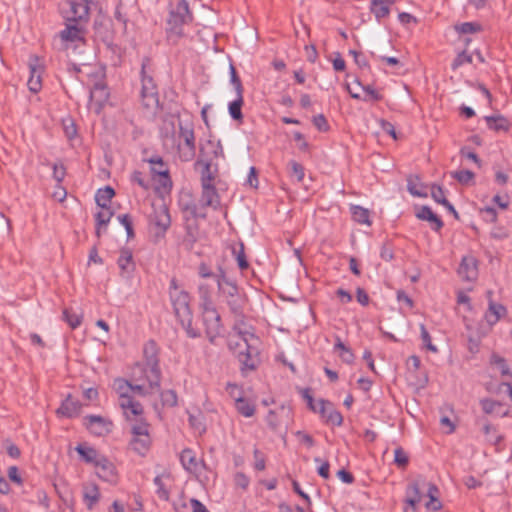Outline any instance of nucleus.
I'll return each mask as SVG.
<instances>
[{"mask_svg": "<svg viewBox=\"0 0 512 512\" xmlns=\"http://www.w3.org/2000/svg\"><path fill=\"white\" fill-rule=\"evenodd\" d=\"M332 403L325 399H320L316 404V412L319 413L322 418H326L329 412V409L332 408Z\"/></svg>", "mask_w": 512, "mask_h": 512, "instance_id": "57", "label": "nucleus"}, {"mask_svg": "<svg viewBox=\"0 0 512 512\" xmlns=\"http://www.w3.org/2000/svg\"><path fill=\"white\" fill-rule=\"evenodd\" d=\"M180 461L183 467L188 471L195 470L197 467L196 457L191 449H184L181 452Z\"/></svg>", "mask_w": 512, "mask_h": 512, "instance_id": "38", "label": "nucleus"}, {"mask_svg": "<svg viewBox=\"0 0 512 512\" xmlns=\"http://www.w3.org/2000/svg\"><path fill=\"white\" fill-rule=\"evenodd\" d=\"M179 137L184 141L183 146L178 144L180 158L183 161H191L196 154L195 134L193 128L179 123Z\"/></svg>", "mask_w": 512, "mask_h": 512, "instance_id": "11", "label": "nucleus"}, {"mask_svg": "<svg viewBox=\"0 0 512 512\" xmlns=\"http://www.w3.org/2000/svg\"><path fill=\"white\" fill-rule=\"evenodd\" d=\"M394 463L401 469H405L409 463V456L402 447H397L394 451Z\"/></svg>", "mask_w": 512, "mask_h": 512, "instance_id": "45", "label": "nucleus"}, {"mask_svg": "<svg viewBox=\"0 0 512 512\" xmlns=\"http://www.w3.org/2000/svg\"><path fill=\"white\" fill-rule=\"evenodd\" d=\"M131 423V434L130 440L131 449L141 456H145L151 445V438L149 435V424L144 419L143 415L138 416Z\"/></svg>", "mask_w": 512, "mask_h": 512, "instance_id": "5", "label": "nucleus"}, {"mask_svg": "<svg viewBox=\"0 0 512 512\" xmlns=\"http://www.w3.org/2000/svg\"><path fill=\"white\" fill-rule=\"evenodd\" d=\"M168 294L174 315L187 336L190 338L200 337V331L192 326L193 312L190 305V294L178 284L176 278L170 280Z\"/></svg>", "mask_w": 512, "mask_h": 512, "instance_id": "1", "label": "nucleus"}, {"mask_svg": "<svg viewBox=\"0 0 512 512\" xmlns=\"http://www.w3.org/2000/svg\"><path fill=\"white\" fill-rule=\"evenodd\" d=\"M148 62V59H144L141 67V102L145 109L153 111L159 106V95L153 76L147 73Z\"/></svg>", "mask_w": 512, "mask_h": 512, "instance_id": "6", "label": "nucleus"}, {"mask_svg": "<svg viewBox=\"0 0 512 512\" xmlns=\"http://www.w3.org/2000/svg\"><path fill=\"white\" fill-rule=\"evenodd\" d=\"M188 421H189L190 426L194 430L198 431L200 434L204 433L206 431V427L203 423V417L201 414H199V415L190 414Z\"/></svg>", "mask_w": 512, "mask_h": 512, "instance_id": "51", "label": "nucleus"}, {"mask_svg": "<svg viewBox=\"0 0 512 512\" xmlns=\"http://www.w3.org/2000/svg\"><path fill=\"white\" fill-rule=\"evenodd\" d=\"M482 218L488 223H493L497 220V212L493 207H485L480 210Z\"/></svg>", "mask_w": 512, "mask_h": 512, "instance_id": "61", "label": "nucleus"}, {"mask_svg": "<svg viewBox=\"0 0 512 512\" xmlns=\"http://www.w3.org/2000/svg\"><path fill=\"white\" fill-rule=\"evenodd\" d=\"M415 180L418 181L419 178L415 177V179H413L412 177H409L407 179V190L409 191V193L416 197H422V198L427 197L426 192H423L422 190L417 188V184L415 183Z\"/></svg>", "mask_w": 512, "mask_h": 512, "instance_id": "55", "label": "nucleus"}, {"mask_svg": "<svg viewBox=\"0 0 512 512\" xmlns=\"http://www.w3.org/2000/svg\"><path fill=\"white\" fill-rule=\"evenodd\" d=\"M152 165V172L161 177V185L164 189H171L172 181L169 177V170L160 156H154L149 159Z\"/></svg>", "mask_w": 512, "mask_h": 512, "instance_id": "20", "label": "nucleus"}, {"mask_svg": "<svg viewBox=\"0 0 512 512\" xmlns=\"http://www.w3.org/2000/svg\"><path fill=\"white\" fill-rule=\"evenodd\" d=\"M67 4L69 6V11L66 16L67 22H78L83 24L88 22L90 4L85 2L78 3L74 0H69Z\"/></svg>", "mask_w": 512, "mask_h": 512, "instance_id": "14", "label": "nucleus"}, {"mask_svg": "<svg viewBox=\"0 0 512 512\" xmlns=\"http://www.w3.org/2000/svg\"><path fill=\"white\" fill-rule=\"evenodd\" d=\"M145 359V377L149 383V388L159 390L161 381V369L159 366V348L154 340H149L143 347Z\"/></svg>", "mask_w": 512, "mask_h": 512, "instance_id": "4", "label": "nucleus"}, {"mask_svg": "<svg viewBox=\"0 0 512 512\" xmlns=\"http://www.w3.org/2000/svg\"><path fill=\"white\" fill-rule=\"evenodd\" d=\"M154 484L157 487L156 494L158 495V497L164 501H167L169 499V491L164 486L162 477L160 475H157L154 478Z\"/></svg>", "mask_w": 512, "mask_h": 512, "instance_id": "52", "label": "nucleus"}, {"mask_svg": "<svg viewBox=\"0 0 512 512\" xmlns=\"http://www.w3.org/2000/svg\"><path fill=\"white\" fill-rule=\"evenodd\" d=\"M202 314V322L205 327V333L209 341L212 343L214 339L220 335L222 324L221 316L217 309L207 310Z\"/></svg>", "mask_w": 512, "mask_h": 512, "instance_id": "12", "label": "nucleus"}, {"mask_svg": "<svg viewBox=\"0 0 512 512\" xmlns=\"http://www.w3.org/2000/svg\"><path fill=\"white\" fill-rule=\"evenodd\" d=\"M450 176L456 179L460 184L467 185L475 177V174L470 170H460L450 172Z\"/></svg>", "mask_w": 512, "mask_h": 512, "instance_id": "43", "label": "nucleus"}, {"mask_svg": "<svg viewBox=\"0 0 512 512\" xmlns=\"http://www.w3.org/2000/svg\"><path fill=\"white\" fill-rule=\"evenodd\" d=\"M485 121H486L489 129L497 131V132L498 131H507L509 128L508 120L500 114L495 115V116H486Z\"/></svg>", "mask_w": 512, "mask_h": 512, "instance_id": "30", "label": "nucleus"}, {"mask_svg": "<svg viewBox=\"0 0 512 512\" xmlns=\"http://www.w3.org/2000/svg\"><path fill=\"white\" fill-rule=\"evenodd\" d=\"M310 388H302L300 389V394L302 398L307 402V406L313 412H316V404L314 402V398L312 396Z\"/></svg>", "mask_w": 512, "mask_h": 512, "instance_id": "60", "label": "nucleus"}, {"mask_svg": "<svg viewBox=\"0 0 512 512\" xmlns=\"http://www.w3.org/2000/svg\"><path fill=\"white\" fill-rule=\"evenodd\" d=\"M334 349L335 350H341V353L339 354L340 358L342 359L343 362L347 363V364H350L354 361V354L353 352L351 351V349L349 347H347L343 342L342 340L340 339V337H336V342H335V345H334Z\"/></svg>", "mask_w": 512, "mask_h": 512, "instance_id": "39", "label": "nucleus"}, {"mask_svg": "<svg viewBox=\"0 0 512 512\" xmlns=\"http://www.w3.org/2000/svg\"><path fill=\"white\" fill-rule=\"evenodd\" d=\"M185 235L182 239V245L183 247L191 251L195 245V243L199 239L200 235V228L195 220L189 221V218L187 217V221H185Z\"/></svg>", "mask_w": 512, "mask_h": 512, "instance_id": "18", "label": "nucleus"}, {"mask_svg": "<svg viewBox=\"0 0 512 512\" xmlns=\"http://www.w3.org/2000/svg\"><path fill=\"white\" fill-rule=\"evenodd\" d=\"M229 71H230V82L233 85L236 94H243L244 88H243L241 79L237 74L236 68L234 67L233 64H230Z\"/></svg>", "mask_w": 512, "mask_h": 512, "instance_id": "49", "label": "nucleus"}, {"mask_svg": "<svg viewBox=\"0 0 512 512\" xmlns=\"http://www.w3.org/2000/svg\"><path fill=\"white\" fill-rule=\"evenodd\" d=\"M312 122L314 126L321 132H326L330 128L327 119L323 114L314 116Z\"/></svg>", "mask_w": 512, "mask_h": 512, "instance_id": "56", "label": "nucleus"}, {"mask_svg": "<svg viewBox=\"0 0 512 512\" xmlns=\"http://www.w3.org/2000/svg\"><path fill=\"white\" fill-rule=\"evenodd\" d=\"M83 23L67 22L66 28L60 32V38L66 42L84 40L85 28Z\"/></svg>", "mask_w": 512, "mask_h": 512, "instance_id": "15", "label": "nucleus"}, {"mask_svg": "<svg viewBox=\"0 0 512 512\" xmlns=\"http://www.w3.org/2000/svg\"><path fill=\"white\" fill-rule=\"evenodd\" d=\"M81 407L82 404L79 400L74 399L71 395H68L57 409V414L67 418H74L80 414Z\"/></svg>", "mask_w": 512, "mask_h": 512, "instance_id": "21", "label": "nucleus"}, {"mask_svg": "<svg viewBox=\"0 0 512 512\" xmlns=\"http://www.w3.org/2000/svg\"><path fill=\"white\" fill-rule=\"evenodd\" d=\"M482 431L486 436L487 442L493 445H498L501 442L502 436L497 433L496 428L491 424L485 422L483 424Z\"/></svg>", "mask_w": 512, "mask_h": 512, "instance_id": "41", "label": "nucleus"}, {"mask_svg": "<svg viewBox=\"0 0 512 512\" xmlns=\"http://www.w3.org/2000/svg\"><path fill=\"white\" fill-rule=\"evenodd\" d=\"M481 25L477 22H464L455 26V30L460 34H473L480 32Z\"/></svg>", "mask_w": 512, "mask_h": 512, "instance_id": "42", "label": "nucleus"}, {"mask_svg": "<svg viewBox=\"0 0 512 512\" xmlns=\"http://www.w3.org/2000/svg\"><path fill=\"white\" fill-rule=\"evenodd\" d=\"M198 165H202L201 186H213L215 176L211 170V163L208 161H197Z\"/></svg>", "mask_w": 512, "mask_h": 512, "instance_id": "37", "label": "nucleus"}, {"mask_svg": "<svg viewBox=\"0 0 512 512\" xmlns=\"http://www.w3.org/2000/svg\"><path fill=\"white\" fill-rule=\"evenodd\" d=\"M244 104L243 94H236L235 100L229 103L228 110L231 118L236 121H242V106Z\"/></svg>", "mask_w": 512, "mask_h": 512, "instance_id": "31", "label": "nucleus"}, {"mask_svg": "<svg viewBox=\"0 0 512 512\" xmlns=\"http://www.w3.org/2000/svg\"><path fill=\"white\" fill-rule=\"evenodd\" d=\"M114 388L119 395L118 404L123 411V415L127 421L143 415L144 409L140 402L135 401L131 395L132 384L122 378L116 379Z\"/></svg>", "mask_w": 512, "mask_h": 512, "instance_id": "3", "label": "nucleus"}, {"mask_svg": "<svg viewBox=\"0 0 512 512\" xmlns=\"http://www.w3.org/2000/svg\"><path fill=\"white\" fill-rule=\"evenodd\" d=\"M190 21H192V14L189 10L188 2L186 0H179L176 7L169 13L167 30L177 36H181L183 25Z\"/></svg>", "mask_w": 512, "mask_h": 512, "instance_id": "10", "label": "nucleus"}, {"mask_svg": "<svg viewBox=\"0 0 512 512\" xmlns=\"http://www.w3.org/2000/svg\"><path fill=\"white\" fill-rule=\"evenodd\" d=\"M160 397L163 406L175 407L177 405L178 398L174 390L162 391Z\"/></svg>", "mask_w": 512, "mask_h": 512, "instance_id": "47", "label": "nucleus"}, {"mask_svg": "<svg viewBox=\"0 0 512 512\" xmlns=\"http://www.w3.org/2000/svg\"><path fill=\"white\" fill-rule=\"evenodd\" d=\"M424 489L426 495L439 496V489L435 484L427 482L423 476H418L406 488L405 503L411 507L412 512L416 511V506L421 502Z\"/></svg>", "mask_w": 512, "mask_h": 512, "instance_id": "7", "label": "nucleus"}, {"mask_svg": "<svg viewBox=\"0 0 512 512\" xmlns=\"http://www.w3.org/2000/svg\"><path fill=\"white\" fill-rule=\"evenodd\" d=\"M117 219L119 222L125 227L127 238L132 239L134 238V229H133V223L132 219L129 214H120L117 216Z\"/></svg>", "mask_w": 512, "mask_h": 512, "instance_id": "50", "label": "nucleus"}, {"mask_svg": "<svg viewBox=\"0 0 512 512\" xmlns=\"http://www.w3.org/2000/svg\"><path fill=\"white\" fill-rule=\"evenodd\" d=\"M350 210L354 221H356L359 224H371L370 212L368 209L359 205H352Z\"/></svg>", "mask_w": 512, "mask_h": 512, "instance_id": "33", "label": "nucleus"}, {"mask_svg": "<svg viewBox=\"0 0 512 512\" xmlns=\"http://www.w3.org/2000/svg\"><path fill=\"white\" fill-rule=\"evenodd\" d=\"M235 408L239 414L247 418L254 416L256 411L255 404L240 393L238 397H235Z\"/></svg>", "mask_w": 512, "mask_h": 512, "instance_id": "27", "label": "nucleus"}, {"mask_svg": "<svg viewBox=\"0 0 512 512\" xmlns=\"http://www.w3.org/2000/svg\"><path fill=\"white\" fill-rule=\"evenodd\" d=\"M152 241L157 244L164 239L167 230L171 226V216L165 204L153 205V213L149 218Z\"/></svg>", "mask_w": 512, "mask_h": 512, "instance_id": "8", "label": "nucleus"}, {"mask_svg": "<svg viewBox=\"0 0 512 512\" xmlns=\"http://www.w3.org/2000/svg\"><path fill=\"white\" fill-rule=\"evenodd\" d=\"M200 203L203 207H213L217 209L220 205L219 195L215 186H202Z\"/></svg>", "mask_w": 512, "mask_h": 512, "instance_id": "24", "label": "nucleus"}, {"mask_svg": "<svg viewBox=\"0 0 512 512\" xmlns=\"http://www.w3.org/2000/svg\"><path fill=\"white\" fill-rule=\"evenodd\" d=\"M459 276L465 281H473L477 278V260L473 256H464L458 268Z\"/></svg>", "mask_w": 512, "mask_h": 512, "instance_id": "17", "label": "nucleus"}, {"mask_svg": "<svg viewBox=\"0 0 512 512\" xmlns=\"http://www.w3.org/2000/svg\"><path fill=\"white\" fill-rule=\"evenodd\" d=\"M370 11L374 14L377 20L387 17L390 13V9L387 7V4L382 0H372L370 2Z\"/></svg>", "mask_w": 512, "mask_h": 512, "instance_id": "36", "label": "nucleus"}, {"mask_svg": "<svg viewBox=\"0 0 512 512\" xmlns=\"http://www.w3.org/2000/svg\"><path fill=\"white\" fill-rule=\"evenodd\" d=\"M362 89L366 93V96L362 98L364 101H380L382 99V95L376 91L371 85L362 86ZM347 90L350 93L351 97L354 99H361L359 94L353 93L350 90L349 85H347Z\"/></svg>", "mask_w": 512, "mask_h": 512, "instance_id": "34", "label": "nucleus"}, {"mask_svg": "<svg viewBox=\"0 0 512 512\" xmlns=\"http://www.w3.org/2000/svg\"><path fill=\"white\" fill-rule=\"evenodd\" d=\"M199 208V205L195 203L193 200L189 199L187 201L180 202V209L183 213L184 221H187V217L189 221L193 219V216L196 215V211Z\"/></svg>", "mask_w": 512, "mask_h": 512, "instance_id": "40", "label": "nucleus"}, {"mask_svg": "<svg viewBox=\"0 0 512 512\" xmlns=\"http://www.w3.org/2000/svg\"><path fill=\"white\" fill-rule=\"evenodd\" d=\"M99 93V98L100 99H105L107 97V93H106V87L104 84L102 83H95V85L93 86V89L90 91V100H93L96 95Z\"/></svg>", "mask_w": 512, "mask_h": 512, "instance_id": "63", "label": "nucleus"}, {"mask_svg": "<svg viewBox=\"0 0 512 512\" xmlns=\"http://www.w3.org/2000/svg\"><path fill=\"white\" fill-rule=\"evenodd\" d=\"M505 314H506V308L502 304L494 303L490 299L488 310L485 313V319H486L487 323L489 325H494Z\"/></svg>", "mask_w": 512, "mask_h": 512, "instance_id": "26", "label": "nucleus"}, {"mask_svg": "<svg viewBox=\"0 0 512 512\" xmlns=\"http://www.w3.org/2000/svg\"><path fill=\"white\" fill-rule=\"evenodd\" d=\"M97 475L104 481L115 483L117 480L116 468L104 455L95 464Z\"/></svg>", "mask_w": 512, "mask_h": 512, "instance_id": "16", "label": "nucleus"}, {"mask_svg": "<svg viewBox=\"0 0 512 512\" xmlns=\"http://www.w3.org/2000/svg\"><path fill=\"white\" fill-rule=\"evenodd\" d=\"M30 68V77L28 79L27 85L29 90L32 93H38L42 88V66L38 64V58H34V62L29 63Z\"/></svg>", "mask_w": 512, "mask_h": 512, "instance_id": "22", "label": "nucleus"}, {"mask_svg": "<svg viewBox=\"0 0 512 512\" xmlns=\"http://www.w3.org/2000/svg\"><path fill=\"white\" fill-rule=\"evenodd\" d=\"M84 424L96 436H105L113 429L112 421L99 415H87L84 418Z\"/></svg>", "mask_w": 512, "mask_h": 512, "instance_id": "13", "label": "nucleus"}, {"mask_svg": "<svg viewBox=\"0 0 512 512\" xmlns=\"http://www.w3.org/2000/svg\"><path fill=\"white\" fill-rule=\"evenodd\" d=\"M480 404L482 407V410L485 414H497L501 416H505L507 412H501L503 405L499 401L492 400L489 398H485L480 400Z\"/></svg>", "mask_w": 512, "mask_h": 512, "instance_id": "32", "label": "nucleus"}, {"mask_svg": "<svg viewBox=\"0 0 512 512\" xmlns=\"http://www.w3.org/2000/svg\"><path fill=\"white\" fill-rule=\"evenodd\" d=\"M75 450L79 454L80 458L88 464L95 465L102 456L95 448L86 444H78L75 447Z\"/></svg>", "mask_w": 512, "mask_h": 512, "instance_id": "25", "label": "nucleus"}, {"mask_svg": "<svg viewBox=\"0 0 512 512\" xmlns=\"http://www.w3.org/2000/svg\"><path fill=\"white\" fill-rule=\"evenodd\" d=\"M472 62V56L467 54L466 51H462L458 53L451 64L452 70H457L460 66L466 63Z\"/></svg>", "mask_w": 512, "mask_h": 512, "instance_id": "53", "label": "nucleus"}, {"mask_svg": "<svg viewBox=\"0 0 512 512\" xmlns=\"http://www.w3.org/2000/svg\"><path fill=\"white\" fill-rule=\"evenodd\" d=\"M415 216L419 220L429 222L431 225V229L435 232H440L444 226L442 219L438 215H436L432 211V209L427 205H423V206L419 207L417 209Z\"/></svg>", "mask_w": 512, "mask_h": 512, "instance_id": "19", "label": "nucleus"}, {"mask_svg": "<svg viewBox=\"0 0 512 512\" xmlns=\"http://www.w3.org/2000/svg\"><path fill=\"white\" fill-rule=\"evenodd\" d=\"M431 197L433 200L441 205L448 204V200L445 196V191L442 186L433 184L431 186Z\"/></svg>", "mask_w": 512, "mask_h": 512, "instance_id": "46", "label": "nucleus"}, {"mask_svg": "<svg viewBox=\"0 0 512 512\" xmlns=\"http://www.w3.org/2000/svg\"><path fill=\"white\" fill-rule=\"evenodd\" d=\"M420 332H421V339L423 341L424 346L428 350H430V351H432L434 353L437 352L438 349H437V347L435 345L432 344L431 336H430L429 332L427 331V329H426L424 324H420Z\"/></svg>", "mask_w": 512, "mask_h": 512, "instance_id": "54", "label": "nucleus"}, {"mask_svg": "<svg viewBox=\"0 0 512 512\" xmlns=\"http://www.w3.org/2000/svg\"><path fill=\"white\" fill-rule=\"evenodd\" d=\"M62 317L72 329L77 328L81 324V316L67 308L63 310Z\"/></svg>", "mask_w": 512, "mask_h": 512, "instance_id": "44", "label": "nucleus"}, {"mask_svg": "<svg viewBox=\"0 0 512 512\" xmlns=\"http://www.w3.org/2000/svg\"><path fill=\"white\" fill-rule=\"evenodd\" d=\"M325 419L327 422H330L336 426H341L343 423V417H342L341 413L338 412L337 410L333 409V407L331 409H329V412Z\"/></svg>", "mask_w": 512, "mask_h": 512, "instance_id": "59", "label": "nucleus"}, {"mask_svg": "<svg viewBox=\"0 0 512 512\" xmlns=\"http://www.w3.org/2000/svg\"><path fill=\"white\" fill-rule=\"evenodd\" d=\"M113 214H114L113 211H111L110 207H108V209H106V211H100L95 215L96 236L98 238L101 236L102 227H106L108 225Z\"/></svg>", "mask_w": 512, "mask_h": 512, "instance_id": "35", "label": "nucleus"}, {"mask_svg": "<svg viewBox=\"0 0 512 512\" xmlns=\"http://www.w3.org/2000/svg\"><path fill=\"white\" fill-rule=\"evenodd\" d=\"M241 323H236L233 330L239 335L240 341L235 344V354L240 363V370L243 375L254 371L261 363L258 349L259 338L250 331L242 330Z\"/></svg>", "mask_w": 512, "mask_h": 512, "instance_id": "2", "label": "nucleus"}, {"mask_svg": "<svg viewBox=\"0 0 512 512\" xmlns=\"http://www.w3.org/2000/svg\"><path fill=\"white\" fill-rule=\"evenodd\" d=\"M117 264L120 268L122 276H129L133 272L135 264L133 262L132 252L129 248H122L120 250Z\"/></svg>", "mask_w": 512, "mask_h": 512, "instance_id": "23", "label": "nucleus"}, {"mask_svg": "<svg viewBox=\"0 0 512 512\" xmlns=\"http://www.w3.org/2000/svg\"><path fill=\"white\" fill-rule=\"evenodd\" d=\"M219 295L224 299L230 312L237 318L243 317L245 296L239 291L236 283H227L218 290Z\"/></svg>", "mask_w": 512, "mask_h": 512, "instance_id": "9", "label": "nucleus"}, {"mask_svg": "<svg viewBox=\"0 0 512 512\" xmlns=\"http://www.w3.org/2000/svg\"><path fill=\"white\" fill-rule=\"evenodd\" d=\"M492 360H493V363L496 364L498 366V368L501 370V373L503 375H511L509 366L507 365L504 358L497 356V355H493Z\"/></svg>", "mask_w": 512, "mask_h": 512, "instance_id": "64", "label": "nucleus"}, {"mask_svg": "<svg viewBox=\"0 0 512 512\" xmlns=\"http://www.w3.org/2000/svg\"><path fill=\"white\" fill-rule=\"evenodd\" d=\"M289 165L291 166L292 175L298 182H301L304 179V167L296 161H291Z\"/></svg>", "mask_w": 512, "mask_h": 512, "instance_id": "62", "label": "nucleus"}, {"mask_svg": "<svg viewBox=\"0 0 512 512\" xmlns=\"http://www.w3.org/2000/svg\"><path fill=\"white\" fill-rule=\"evenodd\" d=\"M100 499L99 488L96 484H86L83 486V500L89 510H92Z\"/></svg>", "mask_w": 512, "mask_h": 512, "instance_id": "28", "label": "nucleus"}, {"mask_svg": "<svg viewBox=\"0 0 512 512\" xmlns=\"http://www.w3.org/2000/svg\"><path fill=\"white\" fill-rule=\"evenodd\" d=\"M213 278H215V280L217 282L218 290H220V285H221V287H223L227 283H235L233 280H231L230 278L227 277L225 271L221 267L218 268L217 273H214Z\"/></svg>", "mask_w": 512, "mask_h": 512, "instance_id": "58", "label": "nucleus"}, {"mask_svg": "<svg viewBox=\"0 0 512 512\" xmlns=\"http://www.w3.org/2000/svg\"><path fill=\"white\" fill-rule=\"evenodd\" d=\"M115 191L110 186L98 189L95 195L97 205L103 209H108L111 199L114 197Z\"/></svg>", "mask_w": 512, "mask_h": 512, "instance_id": "29", "label": "nucleus"}, {"mask_svg": "<svg viewBox=\"0 0 512 512\" xmlns=\"http://www.w3.org/2000/svg\"><path fill=\"white\" fill-rule=\"evenodd\" d=\"M233 254L236 256L238 267L241 270H245L249 267V263L246 259L245 252H244V244L240 243L238 249L233 248Z\"/></svg>", "mask_w": 512, "mask_h": 512, "instance_id": "48", "label": "nucleus"}]
</instances>
